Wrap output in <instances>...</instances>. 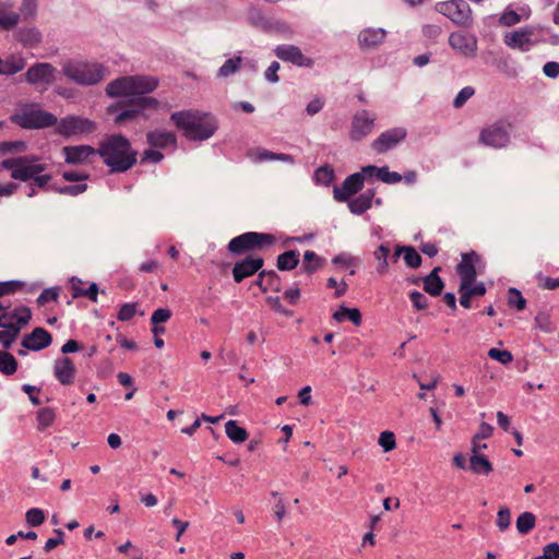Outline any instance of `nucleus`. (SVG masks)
Instances as JSON below:
<instances>
[{"label": "nucleus", "mask_w": 559, "mask_h": 559, "mask_svg": "<svg viewBox=\"0 0 559 559\" xmlns=\"http://www.w3.org/2000/svg\"><path fill=\"white\" fill-rule=\"evenodd\" d=\"M171 121L191 141L207 140L217 129L215 117L199 110L175 112L171 115Z\"/></svg>", "instance_id": "obj_1"}, {"label": "nucleus", "mask_w": 559, "mask_h": 559, "mask_svg": "<svg viewBox=\"0 0 559 559\" xmlns=\"http://www.w3.org/2000/svg\"><path fill=\"white\" fill-rule=\"evenodd\" d=\"M98 155L111 171H126L136 162V153L132 150L129 140L117 134L100 142Z\"/></svg>", "instance_id": "obj_2"}, {"label": "nucleus", "mask_w": 559, "mask_h": 559, "mask_svg": "<svg viewBox=\"0 0 559 559\" xmlns=\"http://www.w3.org/2000/svg\"><path fill=\"white\" fill-rule=\"evenodd\" d=\"M1 167L11 170V177L13 179L21 181L33 179L34 185L38 188H47L51 179L49 175H41L46 166L41 164L36 156L5 158L1 162Z\"/></svg>", "instance_id": "obj_3"}, {"label": "nucleus", "mask_w": 559, "mask_h": 559, "mask_svg": "<svg viewBox=\"0 0 559 559\" xmlns=\"http://www.w3.org/2000/svg\"><path fill=\"white\" fill-rule=\"evenodd\" d=\"M540 43L559 44V35L542 26H526L504 35V44L521 51H528Z\"/></svg>", "instance_id": "obj_4"}, {"label": "nucleus", "mask_w": 559, "mask_h": 559, "mask_svg": "<svg viewBox=\"0 0 559 559\" xmlns=\"http://www.w3.org/2000/svg\"><path fill=\"white\" fill-rule=\"evenodd\" d=\"M63 74L80 85H94L106 75V68L98 62L68 60L62 64Z\"/></svg>", "instance_id": "obj_5"}, {"label": "nucleus", "mask_w": 559, "mask_h": 559, "mask_svg": "<svg viewBox=\"0 0 559 559\" xmlns=\"http://www.w3.org/2000/svg\"><path fill=\"white\" fill-rule=\"evenodd\" d=\"M10 120L23 129H41L57 123V118L37 104H19Z\"/></svg>", "instance_id": "obj_6"}, {"label": "nucleus", "mask_w": 559, "mask_h": 559, "mask_svg": "<svg viewBox=\"0 0 559 559\" xmlns=\"http://www.w3.org/2000/svg\"><path fill=\"white\" fill-rule=\"evenodd\" d=\"M156 86L157 81L152 76H122L110 82L106 87V93L111 97L135 96L151 93Z\"/></svg>", "instance_id": "obj_7"}, {"label": "nucleus", "mask_w": 559, "mask_h": 559, "mask_svg": "<svg viewBox=\"0 0 559 559\" xmlns=\"http://www.w3.org/2000/svg\"><path fill=\"white\" fill-rule=\"evenodd\" d=\"M158 103L152 97H139L130 103L119 102L108 107L109 115H116V123H124L134 119L138 115L144 114L150 108H157Z\"/></svg>", "instance_id": "obj_8"}, {"label": "nucleus", "mask_w": 559, "mask_h": 559, "mask_svg": "<svg viewBox=\"0 0 559 559\" xmlns=\"http://www.w3.org/2000/svg\"><path fill=\"white\" fill-rule=\"evenodd\" d=\"M274 237L270 234L249 231L233 238L228 249L234 253H241L248 250L270 247L274 243Z\"/></svg>", "instance_id": "obj_9"}, {"label": "nucleus", "mask_w": 559, "mask_h": 559, "mask_svg": "<svg viewBox=\"0 0 559 559\" xmlns=\"http://www.w3.org/2000/svg\"><path fill=\"white\" fill-rule=\"evenodd\" d=\"M509 141L510 124L503 120L486 126L479 134V143L493 148L504 147Z\"/></svg>", "instance_id": "obj_10"}, {"label": "nucleus", "mask_w": 559, "mask_h": 559, "mask_svg": "<svg viewBox=\"0 0 559 559\" xmlns=\"http://www.w3.org/2000/svg\"><path fill=\"white\" fill-rule=\"evenodd\" d=\"M436 10L457 25L467 26L472 22L471 8L464 0L439 2Z\"/></svg>", "instance_id": "obj_11"}, {"label": "nucleus", "mask_w": 559, "mask_h": 559, "mask_svg": "<svg viewBox=\"0 0 559 559\" xmlns=\"http://www.w3.org/2000/svg\"><path fill=\"white\" fill-rule=\"evenodd\" d=\"M96 123L85 117L68 116L56 123V131L63 136H74L93 133Z\"/></svg>", "instance_id": "obj_12"}, {"label": "nucleus", "mask_w": 559, "mask_h": 559, "mask_svg": "<svg viewBox=\"0 0 559 559\" xmlns=\"http://www.w3.org/2000/svg\"><path fill=\"white\" fill-rule=\"evenodd\" d=\"M31 319V311L26 307H17L11 309L10 307H4L0 302V326L3 329H21L27 324Z\"/></svg>", "instance_id": "obj_13"}, {"label": "nucleus", "mask_w": 559, "mask_h": 559, "mask_svg": "<svg viewBox=\"0 0 559 559\" xmlns=\"http://www.w3.org/2000/svg\"><path fill=\"white\" fill-rule=\"evenodd\" d=\"M449 45L453 50L466 58H474L476 56L477 38L473 34L463 31L453 32L449 36Z\"/></svg>", "instance_id": "obj_14"}, {"label": "nucleus", "mask_w": 559, "mask_h": 559, "mask_svg": "<svg viewBox=\"0 0 559 559\" xmlns=\"http://www.w3.org/2000/svg\"><path fill=\"white\" fill-rule=\"evenodd\" d=\"M56 72L50 63L40 62L32 66L25 76L28 83L46 90L52 83Z\"/></svg>", "instance_id": "obj_15"}, {"label": "nucleus", "mask_w": 559, "mask_h": 559, "mask_svg": "<svg viewBox=\"0 0 559 559\" xmlns=\"http://www.w3.org/2000/svg\"><path fill=\"white\" fill-rule=\"evenodd\" d=\"M406 130L404 128H393L382 132L372 143V148L378 153H384L406 138Z\"/></svg>", "instance_id": "obj_16"}, {"label": "nucleus", "mask_w": 559, "mask_h": 559, "mask_svg": "<svg viewBox=\"0 0 559 559\" xmlns=\"http://www.w3.org/2000/svg\"><path fill=\"white\" fill-rule=\"evenodd\" d=\"M479 258L475 253H464L462 255V261L457 265L456 272L461 277V288L466 289L471 285H473L476 278V263Z\"/></svg>", "instance_id": "obj_17"}, {"label": "nucleus", "mask_w": 559, "mask_h": 559, "mask_svg": "<svg viewBox=\"0 0 559 559\" xmlns=\"http://www.w3.org/2000/svg\"><path fill=\"white\" fill-rule=\"evenodd\" d=\"M374 116L367 110L358 111L353 119L350 138L359 141L368 135L373 128Z\"/></svg>", "instance_id": "obj_18"}, {"label": "nucleus", "mask_w": 559, "mask_h": 559, "mask_svg": "<svg viewBox=\"0 0 559 559\" xmlns=\"http://www.w3.org/2000/svg\"><path fill=\"white\" fill-rule=\"evenodd\" d=\"M367 177L362 171L350 175L345 179L341 188L334 189V197L337 201H346L357 193L364 186V178Z\"/></svg>", "instance_id": "obj_19"}, {"label": "nucleus", "mask_w": 559, "mask_h": 559, "mask_svg": "<svg viewBox=\"0 0 559 559\" xmlns=\"http://www.w3.org/2000/svg\"><path fill=\"white\" fill-rule=\"evenodd\" d=\"M262 265L263 260L258 255H249L245 260L237 262L233 269L235 282L240 283L246 277L253 275Z\"/></svg>", "instance_id": "obj_20"}, {"label": "nucleus", "mask_w": 559, "mask_h": 559, "mask_svg": "<svg viewBox=\"0 0 559 559\" xmlns=\"http://www.w3.org/2000/svg\"><path fill=\"white\" fill-rule=\"evenodd\" d=\"M66 162L69 164H83L92 162L93 157L98 155V148L90 145H74L63 147Z\"/></svg>", "instance_id": "obj_21"}, {"label": "nucleus", "mask_w": 559, "mask_h": 559, "mask_svg": "<svg viewBox=\"0 0 559 559\" xmlns=\"http://www.w3.org/2000/svg\"><path fill=\"white\" fill-rule=\"evenodd\" d=\"M276 56L283 61H289L299 67H311L312 59L305 56L301 50L293 45L278 46L275 50Z\"/></svg>", "instance_id": "obj_22"}, {"label": "nucleus", "mask_w": 559, "mask_h": 559, "mask_svg": "<svg viewBox=\"0 0 559 559\" xmlns=\"http://www.w3.org/2000/svg\"><path fill=\"white\" fill-rule=\"evenodd\" d=\"M531 16V9L527 4H509L499 19L503 26H513Z\"/></svg>", "instance_id": "obj_23"}, {"label": "nucleus", "mask_w": 559, "mask_h": 559, "mask_svg": "<svg viewBox=\"0 0 559 559\" xmlns=\"http://www.w3.org/2000/svg\"><path fill=\"white\" fill-rule=\"evenodd\" d=\"M53 373L61 384L69 385L74 382L76 368L72 359L62 357L55 361Z\"/></svg>", "instance_id": "obj_24"}, {"label": "nucleus", "mask_w": 559, "mask_h": 559, "mask_svg": "<svg viewBox=\"0 0 559 559\" xmlns=\"http://www.w3.org/2000/svg\"><path fill=\"white\" fill-rule=\"evenodd\" d=\"M51 343V335L43 328H36L23 338V346L32 350H40Z\"/></svg>", "instance_id": "obj_25"}, {"label": "nucleus", "mask_w": 559, "mask_h": 559, "mask_svg": "<svg viewBox=\"0 0 559 559\" xmlns=\"http://www.w3.org/2000/svg\"><path fill=\"white\" fill-rule=\"evenodd\" d=\"M26 66V61L22 53H11L4 59L0 58V74L13 75L22 71Z\"/></svg>", "instance_id": "obj_26"}, {"label": "nucleus", "mask_w": 559, "mask_h": 559, "mask_svg": "<svg viewBox=\"0 0 559 559\" xmlns=\"http://www.w3.org/2000/svg\"><path fill=\"white\" fill-rule=\"evenodd\" d=\"M362 173L367 177H376L385 183H397L402 180V176L399 173L390 171L388 167L366 166L362 167Z\"/></svg>", "instance_id": "obj_27"}, {"label": "nucleus", "mask_w": 559, "mask_h": 559, "mask_svg": "<svg viewBox=\"0 0 559 559\" xmlns=\"http://www.w3.org/2000/svg\"><path fill=\"white\" fill-rule=\"evenodd\" d=\"M147 142L151 146L165 148L168 146H175L177 138L171 131L155 130L147 133Z\"/></svg>", "instance_id": "obj_28"}, {"label": "nucleus", "mask_w": 559, "mask_h": 559, "mask_svg": "<svg viewBox=\"0 0 559 559\" xmlns=\"http://www.w3.org/2000/svg\"><path fill=\"white\" fill-rule=\"evenodd\" d=\"M70 283L73 292L72 296L74 298L87 297L92 301L97 300L98 287L96 284L93 283L87 285V283H84L79 278H72Z\"/></svg>", "instance_id": "obj_29"}, {"label": "nucleus", "mask_w": 559, "mask_h": 559, "mask_svg": "<svg viewBox=\"0 0 559 559\" xmlns=\"http://www.w3.org/2000/svg\"><path fill=\"white\" fill-rule=\"evenodd\" d=\"M249 157L254 162H264V160H282L293 163L294 159L290 155L287 154H275L265 148H253L249 152Z\"/></svg>", "instance_id": "obj_30"}, {"label": "nucleus", "mask_w": 559, "mask_h": 559, "mask_svg": "<svg viewBox=\"0 0 559 559\" xmlns=\"http://www.w3.org/2000/svg\"><path fill=\"white\" fill-rule=\"evenodd\" d=\"M333 319L338 322L350 321L356 326L361 324V313L357 308L340 307L334 313Z\"/></svg>", "instance_id": "obj_31"}, {"label": "nucleus", "mask_w": 559, "mask_h": 559, "mask_svg": "<svg viewBox=\"0 0 559 559\" xmlns=\"http://www.w3.org/2000/svg\"><path fill=\"white\" fill-rule=\"evenodd\" d=\"M385 37V32L381 28L378 29H365L359 34V44L362 47H373L380 44Z\"/></svg>", "instance_id": "obj_32"}, {"label": "nucleus", "mask_w": 559, "mask_h": 559, "mask_svg": "<svg viewBox=\"0 0 559 559\" xmlns=\"http://www.w3.org/2000/svg\"><path fill=\"white\" fill-rule=\"evenodd\" d=\"M469 468L476 474L487 475L492 471V465L485 455L476 453L475 448L473 449V455L469 459Z\"/></svg>", "instance_id": "obj_33"}, {"label": "nucleus", "mask_w": 559, "mask_h": 559, "mask_svg": "<svg viewBox=\"0 0 559 559\" xmlns=\"http://www.w3.org/2000/svg\"><path fill=\"white\" fill-rule=\"evenodd\" d=\"M373 191L368 190L361 194H359L357 198L353 199L349 202V209L355 214H362L371 206V201L373 199Z\"/></svg>", "instance_id": "obj_34"}, {"label": "nucleus", "mask_w": 559, "mask_h": 559, "mask_svg": "<svg viewBox=\"0 0 559 559\" xmlns=\"http://www.w3.org/2000/svg\"><path fill=\"white\" fill-rule=\"evenodd\" d=\"M227 437L235 443H242L248 439V432L236 420H229L225 425Z\"/></svg>", "instance_id": "obj_35"}, {"label": "nucleus", "mask_w": 559, "mask_h": 559, "mask_svg": "<svg viewBox=\"0 0 559 559\" xmlns=\"http://www.w3.org/2000/svg\"><path fill=\"white\" fill-rule=\"evenodd\" d=\"M299 263V252L296 250H289L278 255L277 267L281 271H290Z\"/></svg>", "instance_id": "obj_36"}, {"label": "nucleus", "mask_w": 559, "mask_h": 559, "mask_svg": "<svg viewBox=\"0 0 559 559\" xmlns=\"http://www.w3.org/2000/svg\"><path fill=\"white\" fill-rule=\"evenodd\" d=\"M19 21V14L11 10V4L0 3V26L4 28L13 27Z\"/></svg>", "instance_id": "obj_37"}, {"label": "nucleus", "mask_w": 559, "mask_h": 559, "mask_svg": "<svg viewBox=\"0 0 559 559\" xmlns=\"http://www.w3.org/2000/svg\"><path fill=\"white\" fill-rule=\"evenodd\" d=\"M439 269H435L424 280V288L425 290L432 295L438 296L443 288V283L440 277L437 275V271Z\"/></svg>", "instance_id": "obj_38"}, {"label": "nucleus", "mask_w": 559, "mask_h": 559, "mask_svg": "<svg viewBox=\"0 0 559 559\" xmlns=\"http://www.w3.org/2000/svg\"><path fill=\"white\" fill-rule=\"evenodd\" d=\"M323 264V259L314 251H306L304 254L302 269L305 272L312 274L317 272Z\"/></svg>", "instance_id": "obj_39"}, {"label": "nucleus", "mask_w": 559, "mask_h": 559, "mask_svg": "<svg viewBox=\"0 0 559 559\" xmlns=\"http://www.w3.org/2000/svg\"><path fill=\"white\" fill-rule=\"evenodd\" d=\"M56 419V413L52 408L44 407L37 412V428L43 431L50 427Z\"/></svg>", "instance_id": "obj_40"}, {"label": "nucleus", "mask_w": 559, "mask_h": 559, "mask_svg": "<svg viewBox=\"0 0 559 559\" xmlns=\"http://www.w3.org/2000/svg\"><path fill=\"white\" fill-rule=\"evenodd\" d=\"M17 361L8 352L0 350V371L4 374H13L16 371Z\"/></svg>", "instance_id": "obj_41"}, {"label": "nucleus", "mask_w": 559, "mask_h": 559, "mask_svg": "<svg viewBox=\"0 0 559 559\" xmlns=\"http://www.w3.org/2000/svg\"><path fill=\"white\" fill-rule=\"evenodd\" d=\"M535 521L536 519L533 513L524 512L516 520V528L521 534L525 535L534 528Z\"/></svg>", "instance_id": "obj_42"}, {"label": "nucleus", "mask_w": 559, "mask_h": 559, "mask_svg": "<svg viewBox=\"0 0 559 559\" xmlns=\"http://www.w3.org/2000/svg\"><path fill=\"white\" fill-rule=\"evenodd\" d=\"M19 40L26 47H34L40 41V34L34 28L22 29L19 33Z\"/></svg>", "instance_id": "obj_43"}, {"label": "nucleus", "mask_w": 559, "mask_h": 559, "mask_svg": "<svg viewBox=\"0 0 559 559\" xmlns=\"http://www.w3.org/2000/svg\"><path fill=\"white\" fill-rule=\"evenodd\" d=\"M374 257L379 261L378 272L383 274L388 271L390 247L388 245H381L376 251Z\"/></svg>", "instance_id": "obj_44"}, {"label": "nucleus", "mask_w": 559, "mask_h": 559, "mask_svg": "<svg viewBox=\"0 0 559 559\" xmlns=\"http://www.w3.org/2000/svg\"><path fill=\"white\" fill-rule=\"evenodd\" d=\"M378 443L383 452L393 451L396 448L395 435L389 430L382 431L379 436Z\"/></svg>", "instance_id": "obj_45"}, {"label": "nucleus", "mask_w": 559, "mask_h": 559, "mask_svg": "<svg viewBox=\"0 0 559 559\" xmlns=\"http://www.w3.org/2000/svg\"><path fill=\"white\" fill-rule=\"evenodd\" d=\"M27 148L24 141H9L0 143V154L23 153Z\"/></svg>", "instance_id": "obj_46"}, {"label": "nucleus", "mask_w": 559, "mask_h": 559, "mask_svg": "<svg viewBox=\"0 0 559 559\" xmlns=\"http://www.w3.org/2000/svg\"><path fill=\"white\" fill-rule=\"evenodd\" d=\"M403 259L407 266L416 269L421 263V257L412 247H403Z\"/></svg>", "instance_id": "obj_47"}, {"label": "nucleus", "mask_w": 559, "mask_h": 559, "mask_svg": "<svg viewBox=\"0 0 559 559\" xmlns=\"http://www.w3.org/2000/svg\"><path fill=\"white\" fill-rule=\"evenodd\" d=\"M508 304L510 307H513L518 310H523L526 306V300L518 289L510 288L508 292Z\"/></svg>", "instance_id": "obj_48"}, {"label": "nucleus", "mask_w": 559, "mask_h": 559, "mask_svg": "<svg viewBox=\"0 0 559 559\" xmlns=\"http://www.w3.org/2000/svg\"><path fill=\"white\" fill-rule=\"evenodd\" d=\"M488 356L491 359L501 362L502 365H508L513 360V356L509 350H502L499 348H490L488 350Z\"/></svg>", "instance_id": "obj_49"}, {"label": "nucleus", "mask_w": 559, "mask_h": 559, "mask_svg": "<svg viewBox=\"0 0 559 559\" xmlns=\"http://www.w3.org/2000/svg\"><path fill=\"white\" fill-rule=\"evenodd\" d=\"M334 178V171L329 166H323L317 169L314 174V179L319 183L329 185L332 182Z\"/></svg>", "instance_id": "obj_50"}, {"label": "nucleus", "mask_w": 559, "mask_h": 559, "mask_svg": "<svg viewBox=\"0 0 559 559\" xmlns=\"http://www.w3.org/2000/svg\"><path fill=\"white\" fill-rule=\"evenodd\" d=\"M26 521L31 526H39L45 521V513L38 508L29 509L26 512Z\"/></svg>", "instance_id": "obj_51"}, {"label": "nucleus", "mask_w": 559, "mask_h": 559, "mask_svg": "<svg viewBox=\"0 0 559 559\" xmlns=\"http://www.w3.org/2000/svg\"><path fill=\"white\" fill-rule=\"evenodd\" d=\"M19 329H3L0 331V344L4 348H9L19 335Z\"/></svg>", "instance_id": "obj_52"}, {"label": "nucleus", "mask_w": 559, "mask_h": 559, "mask_svg": "<svg viewBox=\"0 0 559 559\" xmlns=\"http://www.w3.org/2000/svg\"><path fill=\"white\" fill-rule=\"evenodd\" d=\"M497 526L500 531H506L511 524V512L508 508L502 507L497 514Z\"/></svg>", "instance_id": "obj_53"}, {"label": "nucleus", "mask_w": 559, "mask_h": 559, "mask_svg": "<svg viewBox=\"0 0 559 559\" xmlns=\"http://www.w3.org/2000/svg\"><path fill=\"white\" fill-rule=\"evenodd\" d=\"M241 62V58L237 57L234 59H228L219 69L218 74L221 76H228L237 71Z\"/></svg>", "instance_id": "obj_54"}, {"label": "nucleus", "mask_w": 559, "mask_h": 559, "mask_svg": "<svg viewBox=\"0 0 559 559\" xmlns=\"http://www.w3.org/2000/svg\"><path fill=\"white\" fill-rule=\"evenodd\" d=\"M474 93L475 90L472 86H465L462 88L453 102L454 107H463L465 103L474 95Z\"/></svg>", "instance_id": "obj_55"}, {"label": "nucleus", "mask_w": 559, "mask_h": 559, "mask_svg": "<svg viewBox=\"0 0 559 559\" xmlns=\"http://www.w3.org/2000/svg\"><path fill=\"white\" fill-rule=\"evenodd\" d=\"M409 299L417 310H424L428 307V298L419 292H412L409 294Z\"/></svg>", "instance_id": "obj_56"}, {"label": "nucleus", "mask_w": 559, "mask_h": 559, "mask_svg": "<svg viewBox=\"0 0 559 559\" xmlns=\"http://www.w3.org/2000/svg\"><path fill=\"white\" fill-rule=\"evenodd\" d=\"M59 297L58 288L45 289L38 297L37 301L40 306H45L48 302L56 301Z\"/></svg>", "instance_id": "obj_57"}, {"label": "nucleus", "mask_w": 559, "mask_h": 559, "mask_svg": "<svg viewBox=\"0 0 559 559\" xmlns=\"http://www.w3.org/2000/svg\"><path fill=\"white\" fill-rule=\"evenodd\" d=\"M136 313V306L135 304H124L121 306L118 319L120 321H129L131 320Z\"/></svg>", "instance_id": "obj_58"}, {"label": "nucleus", "mask_w": 559, "mask_h": 559, "mask_svg": "<svg viewBox=\"0 0 559 559\" xmlns=\"http://www.w3.org/2000/svg\"><path fill=\"white\" fill-rule=\"evenodd\" d=\"M171 317V312L168 309L159 308L152 314L151 321L153 325H157L167 322Z\"/></svg>", "instance_id": "obj_59"}, {"label": "nucleus", "mask_w": 559, "mask_h": 559, "mask_svg": "<svg viewBox=\"0 0 559 559\" xmlns=\"http://www.w3.org/2000/svg\"><path fill=\"white\" fill-rule=\"evenodd\" d=\"M328 287L331 288V289H335V293H334V296L335 297H341L343 296L346 290H347V284L345 283V281H336L334 277H330L328 280Z\"/></svg>", "instance_id": "obj_60"}, {"label": "nucleus", "mask_w": 559, "mask_h": 559, "mask_svg": "<svg viewBox=\"0 0 559 559\" xmlns=\"http://www.w3.org/2000/svg\"><path fill=\"white\" fill-rule=\"evenodd\" d=\"M559 558V545L557 543L548 544L544 550L543 555L536 557L535 559H558Z\"/></svg>", "instance_id": "obj_61"}, {"label": "nucleus", "mask_w": 559, "mask_h": 559, "mask_svg": "<svg viewBox=\"0 0 559 559\" xmlns=\"http://www.w3.org/2000/svg\"><path fill=\"white\" fill-rule=\"evenodd\" d=\"M333 264L341 269H347L355 264V260L349 254L342 253L333 259Z\"/></svg>", "instance_id": "obj_62"}, {"label": "nucleus", "mask_w": 559, "mask_h": 559, "mask_svg": "<svg viewBox=\"0 0 559 559\" xmlns=\"http://www.w3.org/2000/svg\"><path fill=\"white\" fill-rule=\"evenodd\" d=\"M275 278H276V274L274 272H269V273L262 272L259 275L258 284L263 290H266L269 288V286H271V281H273Z\"/></svg>", "instance_id": "obj_63"}, {"label": "nucleus", "mask_w": 559, "mask_h": 559, "mask_svg": "<svg viewBox=\"0 0 559 559\" xmlns=\"http://www.w3.org/2000/svg\"><path fill=\"white\" fill-rule=\"evenodd\" d=\"M543 71L549 78H557L559 76V63L555 61H549L545 63Z\"/></svg>", "instance_id": "obj_64"}]
</instances>
